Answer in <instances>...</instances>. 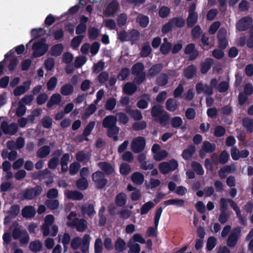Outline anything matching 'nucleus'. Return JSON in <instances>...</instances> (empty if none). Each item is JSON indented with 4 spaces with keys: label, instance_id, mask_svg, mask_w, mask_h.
Returning a JSON list of instances; mask_svg holds the SVG:
<instances>
[{
    "label": "nucleus",
    "instance_id": "f257e3e1",
    "mask_svg": "<svg viewBox=\"0 0 253 253\" xmlns=\"http://www.w3.org/2000/svg\"><path fill=\"white\" fill-rule=\"evenodd\" d=\"M151 110V116L160 123L161 126H165L169 123V114L163 110L161 105H155L152 107Z\"/></svg>",
    "mask_w": 253,
    "mask_h": 253
},
{
    "label": "nucleus",
    "instance_id": "f03ea898",
    "mask_svg": "<svg viewBox=\"0 0 253 253\" xmlns=\"http://www.w3.org/2000/svg\"><path fill=\"white\" fill-rule=\"evenodd\" d=\"M218 82L216 79H212L211 81L210 85L204 84L202 83H198L196 85V90L198 94L204 92L206 95H211L213 93V88L217 87Z\"/></svg>",
    "mask_w": 253,
    "mask_h": 253
},
{
    "label": "nucleus",
    "instance_id": "7ed1b4c3",
    "mask_svg": "<svg viewBox=\"0 0 253 253\" xmlns=\"http://www.w3.org/2000/svg\"><path fill=\"white\" fill-rule=\"evenodd\" d=\"M32 48L34 50L33 56L34 57H40L47 52L48 45L46 43L45 39L43 38L35 42L32 46Z\"/></svg>",
    "mask_w": 253,
    "mask_h": 253
},
{
    "label": "nucleus",
    "instance_id": "20e7f679",
    "mask_svg": "<svg viewBox=\"0 0 253 253\" xmlns=\"http://www.w3.org/2000/svg\"><path fill=\"white\" fill-rule=\"evenodd\" d=\"M42 191V187L41 185H37L34 188L26 189L23 194V198L26 200H33L41 195Z\"/></svg>",
    "mask_w": 253,
    "mask_h": 253
},
{
    "label": "nucleus",
    "instance_id": "39448f33",
    "mask_svg": "<svg viewBox=\"0 0 253 253\" xmlns=\"http://www.w3.org/2000/svg\"><path fill=\"white\" fill-rule=\"evenodd\" d=\"M92 179L95 183L96 188L99 189H103L108 183V180L105 178L103 172L99 170L93 173Z\"/></svg>",
    "mask_w": 253,
    "mask_h": 253
},
{
    "label": "nucleus",
    "instance_id": "423d86ee",
    "mask_svg": "<svg viewBox=\"0 0 253 253\" xmlns=\"http://www.w3.org/2000/svg\"><path fill=\"white\" fill-rule=\"evenodd\" d=\"M146 145V141L142 136H138L134 138L131 144L132 151L134 153H139L142 152Z\"/></svg>",
    "mask_w": 253,
    "mask_h": 253
},
{
    "label": "nucleus",
    "instance_id": "0eeeda50",
    "mask_svg": "<svg viewBox=\"0 0 253 253\" xmlns=\"http://www.w3.org/2000/svg\"><path fill=\"white\" fill-rule=\"evenodd\" d=\"M241 232V229L240 227H237L232 229L227 240V245L229 247L232 248L237 245Z\"/></svg>",
    "mask_w": 253,
    "mask_h": 253
},
{
    "label": "nucleus",
    "instance_id": "6e6552de",
    "mask_svg": "<svg viewBox=\"0 0 253 253\" xmlns=\"http://www.w3.org/2000/svg\"><path fill=\"white\" fill-rule=\"evenodd\" d=\"M1 128L5 134L14 135L18 130V125L15 123H12L10 125L6 121L1 123Z\"/></svg>",
    "mask_w": 253,
    "mask_h": 253
},
{
    "label": "nucleus",
    "instance_id": "1a4fd4ad",
    "mask_svg": "<svg viewBox=\"0 0 253 253\" xmlns=\"http://www.w3.org/2000/svg\"><path fill=\"white\" fill-rule=\"evenodd\" d=\"M216 146L214 143H211L208 141H205L199 151V156L201 158L205 157L207 153H211L215 150Z\"/></svg>",
    "mask_w": 253,
    "mask_h": 253
},
{
    "label": "nucleus",
    "instance_id": "9d476101",
    "mask_svg": "<svg viewBox=\"0 0 253 253\" xmlns=\"http://www.w3.org/2000/svg\"><path fill=\"white\" fill-rule=\"evenodd\" d=\"M253 20L252 17L246 16L242 18L236 24V28L240 32H243L247 30Z\"/></svg>",
    "mask_w": 253,
    "mask_h": 253
},
{
    "label": "nucleus",
    "instance_id": "9b49d317",
    "mask_svg": "<svg viewBox=\"0 0 253 253\" xmlns=\"http://www.w3.org/2000/svg\"><path fill=\"white\" fill-rule=\"evenodd\" d=\"M119 7V3L117 0H112L107 5L105 10L106 15L111 16L114 14Z\"/></svg>",
    "mask_w": 253,
    "mask_h": 253
},
{
    "label": "nucleus",
    "instance_id": "f8f14e48",
    "mask_svg": "<svg viewBox=\"0 0 253 253\" xmlns=\"http://www.w3.org/2000/svg\"><path fill=\"white\" fill-rule=\"evenodd\" d=\"M117 116L108 115L103 120L102 125L104 128H108L117 125Z\"/></svg>",
    "mask_w": 253,
    "mask_h": 253
},
{
    "label": "nucleus",
    "instance_id": "ddd939ff",
    "mask_svg": "<svg viewBox=\"0 0 253 253\" xmlns=\"http://www.w3.org/2000/svg\"><path fill=\"white\" fill-rule=\"evenodd\" d=\"M36 210L35 208L32 206H26L22 210V215L26 218H33L36 214Z\"/></svg>",
    "mask_w": 253,
    "mask_h": 253
},
{
    "label": "nucleus",
    "instance_id": "4468645a",
    "mask_svg": "<svg viewBox=\"0 0 253 253\" xmlns=\"http://www.w3.org/2000/svg\"><path fill=\"white\" fill-rule=\"evenodd\" d=\"M30 82H24L23 85L18 86L14 89L13 94L15 96H18L24 94L30 88Z\"/></svg>",
    "mask_w": 253,
    "mask_h": 253
},
{
    "label": "nucleus",
    "instance_id": "2eb2a0df",
    "mask_svg": "<svg viewBox=\"0 0 253 253\" xmlns=\"http://www.w3.org/2000/svg\"><path fill=\"white\" fill-rule=\"evenodd\" d=\"M163 68V65L162 63L154 64L148 70L147 76L151 78L155 77L161 72Z\"/></svg>",
    "mask_w": 253,
    "mask_h": 253
},
{
    "label": "nucleus",
    "instance_id": "dca6fc26",
    "mask_svg": "<svg viewBox=\"0 0 253 253\" xmlns=\"http://www.w3.org/2000/svg\"><path fill=\"white\" fill-rule=\"evenodd\" d=\"M66 197L72 200L80 201L84 198L83 193L77 190H68L65 193Z\"/></svg>",
    "mask_w": 253,
    "mask_h": 253
},
{
    "label": "nucleus",
    "instance_id": "f3484780",
    "mask_svg": "<svg viewBox=\"0 0 253 253\" xmlns=\"http://www.w3.org/2000/svg\"><path fill=\"white\" fill-rule=\"evenodd\" d=\"M107 135L108 137L113 138L115 141H117L119 139L118 134L119 132L120 128L117 125L107 128Z\"/></svg>",
    "mask_w": 253,
    "mask_h": 253
},
{
    "label": "nucleus",
    "instance_id": "a211bd4d",
    "mask_svg": "<svg viewBox=\"0 0 253 253\" xmlns=\"http://www.w3.org/2000/svg\"><path fill=\"white\" fill-rule=\"evenodd\" d=\"M196 151V147L194 145H191L188 147L183 150L181 156L183 159L186 161L190 160Z\"/></svg>",
    "mask_w": 253,
    "mask_h": 253
},
{
    "label": "nucleus",
    "instance_id": "6ab92c4d",
    "mask_svg": "<svg viewBox=\"0 0 253 253\" xmlns=\"http://www.w3.org/2000/svg\"><path fill=\"white\" fill-rule=\"evenodd\" d=\"M98 166L107 175L112 174L115 171L112 166L107 162H99Z\"/></svg>",
    "mask_w": 253,
    "mask_h": 253
},
{
    "label": "nucleus",
    "instance_id": "aec40b11",
    "mask_svg": "<svg viewBox=\"0 0 253 253\" xmlns=\"http://www.w3.org/2000/svg\"><path fill=\"white\" fill-rule=\"evenodd\" d=\"M213 63V60L211 58H207L205 61L201 63V72L203 74H206L211 69Z\"/></svg>",
    "mask_w": 253,
    "mask_h": 253
},
{
    "label": "nucleus",
    "instance_id": "412c9836",
    "mask_svg": "<svg viewBox=\"0 0 253 253\" xmlns=\"http://www.w3.org/2000/svg\"><path fill=\"white\" fill-rule=\"evenodd\" d=\"M178 107L177 101L174 98H169L166 102V108L169 112L175 111Z\"/></svg>",
    "mask_w": 253,
    "mask_h": 253
},
{
    "label": "nucleus",
    "instance_id": "4be33fe9",
    "mask_svg": "<svg viewBox=\"0 0 253 253\" xmlns=\"http://www.w3.org/2000/svg\"><path fill=\"white\" fill-rule=\"evenodd\" d=\"M59 242H61L63 244L64 251L66 252L68 249V245L71 242V236L68 233H64L62 236L59 235Z\"/></svg>",
    "mask_w": 253,
    "mask_h": 253
},
{
    "label": "nucleus",
    "instance_id": "5701e85b",
    "mask_svg": "<svg viewBox=\"0 0 253 253\" xmlns=\"http://www.w3.org/2000/svg\"><path fill=\"white\" fill-rule=\"evenodd\" d=\"M197 72V68L194 65L187 66L184 70V76L188 79L194 78Z\"/></svg>",
    "mask_w": 253,
    "mask_h": 253
},
{
    "label": "nucleus",
    "instance_id": "b1692460",
    "mask_svg": "<svg viewBox=\"0 0 253 253\" xmlns=\"http://www.w3.org/2000/svg\"><path fill=\"white\" fill-rule=\"evenodd\" d=\"M136 22L142 28H146L149 23V18L148 16L142 14H139L136 18Z\"/></svg>",
    "mask_w": 253,
    "mask_h": 253
},
{
    "label": "nucleus",
    "instance_id": "393cba45",
    "mask_svg": "<svg viewBox=\"0 0 253 253\" xmlns=\"http://www.w3.org/2000/svg\"><path fill=\"white\" fill-rule=\"evenodd\" d=\"M114 247L118 253H122L126 249V243L124 239L119 237L117 239Z\"/></svg>",
    "mask_w": 253,
    "mask_h": 253
},
{
    "label": "nucleus",
    "instance_id": "a878e982",
    "mask_svg": "<svg viewBox=\"0 0 253 253\" xmlns=\"http://www.w3.org/2000/svg\"><path fill=\"white\" fill-rule=\"evenodd\" d=\"M126 195L124 192L119 193L115 198V203L118 207H123L126 202Z\"/></svg>",
    "mask_w": 253,
    "mask_h": 253
},
{
    "label": "nucleus",
    "instance_id": "bb28decb",
    "mask_svg": "<svg viewBox=\"0 0 253 253\" xmlns=\"http://www.w3.org/2000/svg\"><path fill=\"white\" fill-rule=\"evenodd\" d=\"M198 19V13H188L186 19L187 26L189 28H192L197 23Z\"/></svg>",
    "mask_w": 253,
    "mask_h": 253
},
{
    "label": "nucleus",
    "instance_id": "cd10ccee",
    "mask_svg": "<svg viewBox=\"0 0 253 253\" xmlns=\"http://www.w3.org/2000/svg\"><path fill=\"white\" fill-rule=\"evenodd\" d=\"M61 96L58 93L53 94L47 102L46 106L48 108H51L53 105L59 104L61 101Z\"/></svg>",
    "mask_w": 253,
    "mask_h": 253
},
{
    "label": "nucleus",
    "instance_id": "c85d7f7f",
    "mask_svg": "<svg viewBox=\"0 0 253 253\" xmlns=\"http://www.w3.org/2000/svg\"><path fill=\"white\" fill-rule=\"evenodd\" d=\"M131 181L137 185H141L144 180V175L140 172H134L131 176Z\"/></svg>",
    "mask_w": 253,
    "mask_h": 253
},
{
    "label": "nucleus",
    "instance_id": "c756f323",
    "mask_svg": "<svg viewBox=\"0 0 253 253\" xmlns=\"http://www.w3.org/2000/svg\"><path fill=\"white\" fill-rule=\"evenodd\" d=\"M50 174V171L47 169L42 170H39L33 174V178L34 179L42 180L47 177V176Z\"/></svg>",
    "mask_w": 253,
    "mask_h": 253
},
{
    "label": "nucleus",
    "instance_id": "7c9ffc66",
    "mask_svg": "<svg viewBox=\"0 0 253 253\" xmlns=\"http://www.w3.org/2000/svg\"><path fill=\"white\" fill-rule=\"evenodd\" d=\"M50 152V148L48 145H44L40 148L37 152V156L40 158L47 157Z\"/></svg>",
    "mask_w": 253,
    "mask_h": 253
},
{
    "label": "nucleus",
    "instance_id": "2f4dec72",
    "mask_svg": "<svg viewBox=\"0 0 253 253\" xmlns=\"http://www.w3.org/2000/svg\"><path fill=\"white\" fill-rule=\"evenodd\" d=\"M126 112L136 121H140L143 118L140 111L137 109L132 110L129 107L126 108Z\"/></svg>",
    "mask_w": 253,
    "mask_h": 253
},
{
    "label": "nucleus",
    "instance_id": "473e14b6",
    "mask_svg": "<svg viewBox=\"0 0 253 253\" xmlns=\"http://www.w3.org/2000/svg\"><path fill=\"white\" fill-rule=\"evenodd\" d=\"M76 160L80 162H87L90 159V155L85 153L84 151H80L76 154Z\"/></svg>",
    "mask_w": 253,
    "mask_h": 253
},
{
    "label": "nucleus",
    "instance_id": "72a5a7b5",
    "mask_svg": "<svg viewBox=\"0 0 253 253\" xmlns=\"http://www.w3.org/2000/svg\"><path fill=\"white\" fill-rule=\"evenodd\" d=\"M137 89V86L132 83H126L123 88L124 91L127 95H132Z\"/></svg>",
    "mask_w": 253,
    "mask_h": 253
},
{
    "label": "nucleus",
    "instance_id": "f704fd0d",
    "mask_svg": "<svg viewBox=\"0 0 253 253\" xmlns=\"http://www.w3.org/2000/svg\"><path fill=\"white\" fill-rule=\"evenodd\" d=\"M144 66L142 62H137L133 64L131 68V73L133 75H137L144 72Z\"/></svg>",
    "mask_w": 253,
    "mask_h": 253
},
{
    "label": "nucleus",
    "instance_id": "c9c22d12",
    "mask_svg": "<svg viewBox=\"0 0 253 253\" xmlns=\"http://www.w3.org/2000/svg\"><path fill=\"white\" fill-rule=\"evenodd\" d=\"M74 90L73 85L66 84L60 88V93L64 96H68L71 94Z\"/></svg>",
    "mask_w": 253,
    "mask_h": 253
},
{
    "label": "nucleus",
    "instance_id": "e433bc0d",
    "mask_svg": "<svg viewBox=\"0 0 253 253\" xmlns=\"http://www.w3.org/2000/svg\"><path fill=\"white\" fill-rule=\"evenodd\" d=\"M95 125V121L90 122L85 127L83 132V135L85 137L84 140L85 141H88V138L87 136H89L92 130L93 129L94 126Z\"/></svg>",
    "mask_w": 253,
    "mask_h": 253
},
{
    "label": "nucleus",
    "instance_id": "4c0bfd02",
    "mask_svg": "<svg viewBox=\"0 0 253 253\" xmlns=\"http://www.w3.org/2000/svg\"><path fill=\"white\" fill-rule=\"evenodd\" d=\"M242 124L247 129V131L251 133L253 131V120L249 117H245L243 119Z\"/></svg>",
    "mask_w": 253,
    "mask_h": 253
},
{
    "label": "nucleus",
    "instance_id": "58836bf2",
    "mask_svg": "<svg viewBox=\"0 0 253 253\" xmlns=\"http://www.w3.org/2000/svg\"><path fill=\"white\" fill-rule=\"evenodd\" d=\"M81 211L83 214H87L89 217L93 216L96 213L94 206L91 204H88L87 207L82 206Z\"/></svg>",
    "mask_w": 253,
    "mask_h": 253
},
{
    "label": "nucleus",
    "instance_id": "ea45409f",
    "mask_svg": "<svg viewBox=\"0 0 253 253\" xmlns=\"http://www.w3.org/2000/svg\"><path fill=\"white\" fill-rule=\"evenodd\" d=\"M42 248V244L40 240H35L30 243L29 248L33 253L40 252Z\"/></svg>",
    "mask_w": 253,
    "mask_h": 253
},
{
    "label": "nucleus",
    "instance_id": "a19ab883",
    "mask_svg": "<svg viewBox=\"0 0 253 253\" xmlns=\"http://www.w3.org/2000/svg\"><path fill=\"white\" fill-rule=\"evenodd\" d=\"M45 34L46 31L43 28L33 29L31 31V37L34 39L42 37Z\"/></svg>",
    "mask_w": 253,
    "mask_h": 253
},
{
    "label": "nucleus",
    "instance_id": "79ce46f5",
    "mask_svg": "<svg viewBox=\"0 0 253 253\" xmlns=\"http://www.w3.org/2000/svg\"><path fill=\"white\" fill-rule=\"evenodd\" d=\"M169 81V77L167 74L161 73L156 79V84L160 86H163L166 85Z\"/></svg>",
    "mask_w": 253,
    "mask_h": 253
},
{
    "label": "nucleus",
    "instance_id": "37998d69",
    "mask_svg": "<svg viewBox=\"0 0 253 253\" xmlns=\"http://www.w3.org/2000/svg\"><path fill=\"white\" fill-rule=\"evenodd\" d=\"M63 50V45L62 43H58L52 46L50 49L51 54L52 56H58L61 55Z\"/></svg>",
    "mask_w": 253,
    "mask_h": 253
},
{
    "label": "nucleus",
    "instance_id": "c03bdc74",
    "mask_svg": "<svg viewBox=\"0 0 253 253\" xmlns=\"http://www.w3.org/2000/svg\"><path fill=\"white\" fill-rule=\"evenodd\" d=\"M185 201L182 199H172L165 201L163 204L166 206L176 205L178 207H183L184 205Z\"/></svg>",
    "mask_w": 253,
    "mask_h": 253
},
{
    "label": "nucleus",
    "instance_id": "a18cd8bd",
    "mask_svg": "<svg viewBox=\"0 0 253 253\" xmlns=\"http://www.w3.org/2000/svg\"><path fill=\"white\" fill-rule=\"evenodd\" d=\"M152 48L148 43H144L140 52V55L142 57H147L152 53Z\"/></svg>",
    "mask_w": 253,
    "mask_h": 253
},
{
    "label": "nucleus",
    "instance_id": "49530a36",
    "mask_svg": "<svg viewBox=\"0 0 253 253\" xmlns=\"http://www.w3.org/2000/svg\"><path fill=\"white\" fill-rule=\"evenodd\" d=\"M192 169L195 172L199 175H203L204 174V170L202 166L200 163L194 161L191 164Z\"/></svg>",
    "mask_w": 253,
    "mask_h": 253
},
{
    "label": "nucleus",
    "instance_id": "de8ad7c7",
    "mask_svg": "<svg viewBox=\"0 0 253 253\" xmlns=\"http://www.w3.org/2000/svg\"><path fill=\"white\" fill-rule=\"evenodd\" d=\"M45 205L50 210H53L58 208L59 203L57 199H48L45 201Z\"/></svg>",
    "mask_w": 253,
    "mask_h": 253
},
{
    "label": "nucleus",
    "instance_id": "09e8293b",
    "mask_svg": "<svg viewBox=\"0 0 253 253\" xmlns=\"http://www.w3.org/2000/svg\"><path fill=\"white\" fill-rule=\"evenodd\" d=\"M77 187L80 190H84L88 186V181L85 177L80 178L76 182Z\"/></svg>",
    "mask_w": 253,
    "mask_h": 253
},
{
    "label": "nucleus",
    "instance_id": "8fccbe9b",
    "mask_svg": "<svg viewBox=\"0 0 253 253\" xmlns=\"http://www.w3.org/2000/svg\"><path fill=\"white\" fill-rule=\"evenodd\" d=\"M154 204L151 202L149 201L145 203L142 205L140 209V213L141 215L147 214L150 210H151L154 207Z\"/></svg>",
    "mask_w": 253,
    "mask_h": 253
},
{
    "label": "nucleus",
    "instance_id": "3c124183",
    "mask_svg": "<svg viewBox=\"0 0 253 253\" xmlns=\"http://www.w3.org/2000/svg\"><path fill=\"white\" fill-rule=\"evenodd\" d=\"M203 31L200 25H197L193 27L191 31V35L193 40L199 39L202 35Z\"/></svg>",
    "mask_w": 253,
    "mask_h": 253
},
{
    "label": "nucleus",
    "instance_id": "603ef678",
    "mask_svg": "<svg viewBox=\"0 0 253 253\" xmlns=\"http://www.w3.org/2000/svg\"><path fill=\"white\" fill-rule=\"evenodd\" d=\"M130 74V70L126 67L121 70L117 76V79L119 81H124L127 79Z\"/></svg>",
    "mask_w": 253,
    "mask_h": 253
},
{
    "label": "nucleus",
    "instance_id": "864d4df0",
    "mask_svg": "<svg viewBox=\"0 0 253 253\" xmlns=\"http://www.w3.org/2000/svg\"><path fill=\"white\" fill-rule=\"evenodd\" d=\"M41 124L44 128H51L52 126V119L48 116L43 117L41 120Z\"/></svg>",
    "mask_w": 253,
    "mask_h": 253
},
{
    "label": "nucleus",
    "instance_id": "5fc2aeb1",
    "mask_svg": "<svg viewBox=\"0 0 253 253\" xmlns=\"http://www.w3.org/2000/svg\"><path fill=\"white\" fill-rule=\"evenodd\" d=\"M116 103L117 101L115 98L110 97L106 102L105 108L107 110L112 111L115 108Z\"/></svg>",
    "mask_w": 253,
    "mask_h": 253
},
{
    "label": "nucleus",
    "instance_id": "6e6d98bb",
    "mask_svg": "<svg viewBox=\"0 0 253 253\" xmlns=\"http://www.w3.org/2000/svg\"><path fill=\"white\" fill-rule=\"evenodd\" d=\"M90 241V236L88 234H85L82 240L81 250L83 253H85L88 249Z\"/></svg>",
    "mask_w": 253,
    "mask_h": 253
},
{
    "label": "nucleus",
    "instance_id": "4d7b16f0",
    "mask_svg": "<svg viewBox=\"0 0 253 253\" xmlns=\"http://www.w3.org/2000/svg\"><path fill=\"white\" fill-rule=\"evenodd\" d=\"M170 20L175 27L179 28L183 27L185 24V21L182 17H173Z\"/></svg>",
    "mask_w": 253,
    "mask_h": 253
},
{
    "label": "nucleus",
    "instance_id": "13d9d810",
    "mask_svg": "<svg viewBox=\"0 0 253 253\" xmlns=\"http://www.w3.org/2000/svg\"><path fill=\"white\" fill-rule=\"evenodd\" d=\"M217 244L216 239L213 236L208 238L207 242L206 249L208 251H211Z\"/></svg>",
    "mask_w": 253,
    "mask_h": 253
},
{
    "label": "nucleus",
    "instance_id": "bf43d9fd",
    "mask_svg": "<svg viewBox=\"0 0 253 253\" xmlns=\"http://www.w3.org/2000/svg\"><path fill=\"white\" fill-rule=\"evenodd\" d=\"M87 221L84 219H81L76 224V227L78 231L84 232L87 228Z\"/></svg>",
    "mask_w": 253,
    "mask_h": 253
},
{
    "label": "nucleus",
    "instance_id": "052dcab7",
    "mask_svg": "<svg viewBox=\"0 0 253 253\" xmlns=\"http://www.w3.org/2000/svg\"><path fill=\"white\" fill-rule=\"evenodd\" d=\"M88 34L90 40H95L98 37L99 31L96 27H91L88 30Z\"/></svg>",
    "mask_w": 253,
    "mask_h": 253
},
{
    "label": "nucleus",
    "instance_id": "680f3d73",
    "mask_svg": "<svg viewBox=\"0 0 253 253\" xmlns=\"http://www.w3.org/2000/svg\"><path fill=\"white\" fill-rule=\"evenodd\" d=\"M20 212V207L18 205H12L10 208V210L8 211L9 216L11 218H15L19 213Z\"/></svg>",
    "mask_w": 253,
    "mask_h": 253
},
{
    "label": "nucleus",
    "instance_id": "e2e57ef3",
    "mask_svg": "<svg viewBox=\"0 0 253 253\" xmlns=\"http://www.w3.org/2000/svg\"><path fill=\"white\" fill-rule=\"evenodd\" d=\"M170 165L168 162H162L159 164V170L163 174H167L170 171Z\"/></svg>",
    "mask_w": 253,
    "mask_h": 253
},
{
    "label": "nucleus",
    "instance_id": "0e129e2a",
    "mask_svg": "<svg viewBox=\"0 0 253 253\" xmlns=\"http://www.w3.org/2000/svg\"><path fill=\"white\" fill-rule=\"evenodd\" d=\"M169 122L171 126L174 128L179 127L183 123L182 120L180 117H173Z\"/></svg>",
    "mask_w": 253,
    "mask_h": 253
},
{
    "label": "nucleus",
    "instance_id": "69168bd1",
    "mask_svg": "<svg viewBox=\"0 0 253 253\" xmlns=\"http://www.w3.org/2000/svg\"><path fill=\"white\" fill-rule=\"evenodd\" d=\"M131 171L129 165L127 163H122L120 167V172L123 175H127Z\"/></svg>",
    "mask_w": 253,
    "mask_h": 253
},
{
    "label": "nucleus",
    "instance_id": "338daca9",
    "mask_svg": "<svg viewBox=\"0 0 253 253\" xmlns=\"http://www.w3.org/2000/svg\"><path fill=\"white\" fill-rule=\"evenodd\" d=\"M146 126V122L144 121H142L133 123L132 125V128L135 131H138L145 129Z\"/></svg>",
    "mask_w": 253,
    "mask_h": 253
},
{
    "label": "nucleus",
    "instance_id": "774afa93",
    "mask_svg": "<svg viewBox=\"0 0 253 253\" xmlns=\"http://www.w3.org/2000/svg\"><path fill=\"white\" fill-rule=\"evenodd\" d=\"M103 251L102 242L100 238L95 240L94 243V253H102Z\"/></svg>",
    "mask_w": 253,
    "mask_h": 253
}]
</instances>
